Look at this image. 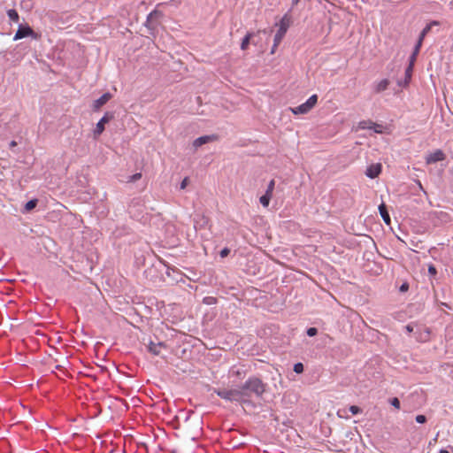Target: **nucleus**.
<instances>
[{
	"mask_svg": "<svg viewBox=\"0 0 453 453\" xmlns=\"http://www.w3.org/2000/svg\"><path fill=\"white\" fill-rule=\"evenodd\" d=\"M214 393L220 398L230 402H247L249 394L245 393L242 388L234 389H214Z\"/></svg>",
	"mask_w": 453,
	"mask_h": 453,
	"instance_id": "f257e3e1",
	"label": "nucleus"
},
{
	"mask_svg": "<svg viewBox=\"0 0 453 453\" xmlns=\"http://www.w3.org/2000/svg\"><path fill=\"white\" fill-rule=\"evenodd\" d=\"M265 388L266 384L264 383L261 379L255 376L250 377L242 387V389H243L245 393L249 391L257 397L262 396L265 392Z\"/></svg>",
	"mask_w": 453,
	"mask_h": 453,
	"instance_id": "f03ea898",
	"label": "nucleus"
},
{
	"mask_svg": "<svg viewBox=\"0 0 453 453\" xmlns=\"http://www.w3.org/2000/svg\"><path fill=\"white\" fill-rule=\"evenodd\" d=\"M28 36L35 40H39L41 38V35L35 32L28 24H19L13 40L18 41Z\"/></svg>",
	"mask_w": 453,
	"mask_h": 453,
	"instance_id": "7ed1b4c3",
	"label": "nucleus"
},
{
	"mask_svg": "<svg viewBox=\"0 0 453 453\" xmlns=\"http://www.w3.org/2000/svg\"><path fill=\"white\" fill-rule=\"evenodd\" d=\"M318 96L312 95L307 101L297 107L291 108V111L295 114H306L308 113L317 104Z\"/></svg>",
	"mask_w": 453,
	"mask_h": 453,
	"instance_id": "20e7f679",
	"label": "nucleus"
},
{
	"mask_svg": "<svg viewBox=\"0 0 453 453\" xmlns=\"http://www.w3.org/2000/svg\"><path fill=\"white\" fill-rule=\"evenodd\" d=\"M288 27V23L286 19V16H284L280 23V28L277 31L275 36H274V46L278 47L280 42L282 41L283 37L285 36Z\"/></svg>",
	"mask_w": 453,
	"mask_h": 453,
	"instance_id": "39448f33",
	"label": "nucleus"
},
{
	"mask_svg": "<svg viewBox=\"0 0 453 453\" xmlns=\"http://www.w3.org/2000/svg\"><path fill=\"white\" fill-rule=\"evenodd\" d=\"M210 226V219L203 213H196L194 217V227L196 230L204 229Z\"/></svg>",
	"mask_w": 453,
	"mask_h": 453,
	"instance_id": "423d86ee",
	"label": "nucleus"
},
{
	"mask_svg": "<svg viewBox=\"0 0 453 453\" xmlns=\"http://www.w3.org/2000/svg\"><path fill=\"white\" fill-rule=\"evenodd\" d=\"M446 158L445 153L438 149L426 156V165H432L440 161H443Z\"/></svg>",
	"mask_w": 453,
	"mask_h": 453,
	"instance_id": "0eeeda50",
	"label": "nucleus"
},
{
	"mask_svg": "<svg viewBox=\"0 0 453 453\" xmlns=\"http://www.w3.org/2000/svg\"><path fill=\"white\" fill-rule=\"evenodd\" d=\"M113 119V115L111 113L106 112L103 118L98 121L96 127L94 130L95 137L99 136L104 131V125L109 123L111 119Z\"/></svg>",
	"mask_w": 453,
	"mask_h": 453,
	"instance_id": "6e6552de",
	"label": "nucleus"
},
{
	"mask_svg": "<svg viewBox=\"0 0 453 453\" xmlns=\"http://www.w3.org/2000/svg\"><path fill=\"white\" fill-rule=\"evenodd\" d=\"M381 170H382L381 164H380V163L372 164L371 165H369L366 168L365 175L371 179H374L380 174Z\"/></svg>",
	"mask_w": 453,
	"mask_h": 453,
	"instance_id": "1a4fd4ad",
	"label": "nucleus"
},
{
	"mask_svg": "<svg viewBox=\"0 0 453 453\" xmlns=\"http://www.w3.org/2000/svg\"><path fill=\"white\" fill-rule=\"evenodd\" d=\"M217 139V136L216 135H204V136H201V137H198L196 138L194 142H193V146L195 148H198L207 142H213Z\"/></svg>",
	"mask_w": 453,
	"mask_h": 453,
	"instance_id": "9d476101",
	"label": "nucleus"
},
{
	"mask_svg": "<svg viewBox=\"0 0 453 453\" xmlns=\"http://www.w3.org/2000/svg\"><path fill=\"white\" fill-rule=\"evenodd\" d=\"M111 96L110 93H104V95H102L98 99H96L95 102H94V109L95 110H99L103 105H104L110 99H111Z\"/></svg>",
	"mask_w": 453,
	"mask_h": 453,
	"instance_id": "9b49d317",
	"label": "nucleus"
},
{
	"mask_svg": "<svg viewBox=\"0 0 453 453\" xmlns=\"http://www.w3.org/2000/svg\"><path fill=\"white\" fill-rule=\"evenodd\" d=\"M388 85H389V81L388 79H383L374 84V86H373L374 92L380 93V92L386 90L388 88Z\"/></svg>",
	"mask_w": 453,
	"mask_h": 453,
	"instance_id": "f8f14e48",
	"label": "nucleus"
},
{
	"mask_svg": "<svg viewBox=\"0 0 453 453\" xmlns=\"http://www.w3.org/2000/svg\"><path fill=\"white\" fill-rule=\"evenodd\" d=\"M379 211H380V214L381 218L383 219L384 222L387 225H389L390 224V216L388 212L386 204L384 203L380 204Z\"/></svg>",
	"mask_w": 453,
	"mask_h": 453,
	"instance_id": "ddd939ff",
	"label": "nucleus"
},
{
	"mask_svg": "<svg viewBox=\"0 0 453 453\" xmlns=\"http://www.w3.org/2000/svg\"><path fill=\"white\" fill-rule=\"evenodd\" d=\"M255 35V33L253 32H249L247 33V35L243 37V39L242 40V42H241V49L242 50H246L250 43V40L253 38V36Z\"/></svg>",
	"mask_w": 453,
	"mask_h": 453,
	"instance_id": "4468645a",
	"label": "nucleus"
},
{
	"mask_svg": "<svg viewBox=\"0 0 453 453\" xmlns=\"http://www.w3.org/2000/svg\"><path fill=\"white\" fill-rule=\"evenodd\" d=\"M439 25V23L437 21H433L429 24H427L424 28L423 30L421 31L420 35H419V37H418V40L423 42L424 41V38L426 37V35L430 32L431 28L433 26H437Z\"/></svg>",
	"mask_w": 453,
	"mask_h": 453,
	"instance_id": "2eb2a0df",
	"label": "nucleus"
},
{
	"mask_svg": "<svg viewBox=\"0 0 453 453\" xmlns=\"http://www.w3.org/2000/svg\"><path fill=\"white\" fill-rule=\"evenodd\" d=\"M413 65L412 63H410L407 68L405 69V76H404V86H408L412 76Z\"/></svg>",
	"mask_w": 453,
	"mask_h": 453,
	"instance_id": "dca6fc26",
	"label": "nucleus"
},
{
	"mask_svg": "<svg viewBox=\"0 0 453 453\" xmlns=\"http://www.w3.org/2000/svg\"><path fill=\"white\" fill-rule=\"evenodd\" d=\"M430 331L428 328H424L423 332L419 333L418 335L416 336V339L418 342H427L429 340Z\"/></svg>",
	"mask_w": 453,
	"mask_h": 453,
	"instance_id": "f3484780",
	"label": "nucleus"
},
{
	"mask_svg": "<svg viewBox=\"0 0 453 453\" xmlns=\"http://www.w3.org/2000/svg\"><path fill=\"white\" fill-rule=\"evenodd\" d=\"M7 15H8L10 20H12L13 22H18L19 19V15L18 13V12L14 9L8 10Z\"/></svg>",
	"mask_w": 453,
	"mask_h": 453,
	"instance_id": "a211bd4d",
	"label": "nucleus"
},
{
	"mask_svg": "<svg viewBox=\"0 0 453 453\" xmlns=\"http://www.w3.org/2000/svg\"><path fill=\"white\" fill-rule=\"evenodd\" d=\"M272 197L273 196L265 194L259 198V202L264 207H268Z\"/></svg>",
	"mask_w": 453,
	"mask_h": 453,
	"instance_id": "6ab92c4d",
	"label": "nucleus"
},
{
	"mask_svg": "<svg viewBox=\"0 0 453 453\" xmlns=\"http://www.w3.org/2000/svg\"><path fill=\"white\" fill-rule=\"evenodd\" d=\"M372 125V120H362L358 123L359 129H371Z\"/></svg>",
	"mask_w": 453,
	"mask_h": 453,
	"instance_id": "aec40b11",
	"label": "nucleus"
},
{
	"mask_svg": "<svg viewBox=\"0 0 453 453\" xmlns=\"http://www.w3.org/2000/svg\"><path fill=\"white\" fill-rule=\"evenodd\" d=\"M274 188H275V180H271L270 182L268 183V186H267V188H266L265 194L273 196Z\"/></svg>",
	"mask_w": 453,
	"mask_h": 453,
	"instance_id": "412c9836",
	"label": "nucleus"
},
{
	"mask_svg": "<svg viewBox=\"0 0 453 453\" xmlns=\"http://www.w3.org/2000/svg\"><path fill=\"white\" fill-rule=\"evenodd\" d=\"M37 204V200L36 199H33V200H30L28 201L26 205H25V209L27 211H31L33 210Z\"/></svg>",
	"mask_w": 453,
	"mask_h": 453,
	"instance_id": "4be33fe9",
	"label": "nucleus"
},
{
	"mask_svg": "<svg viewBox=\"0 0 453 453\" xmlns=\"http://www.w3.org/2000/svg\"><path fill=\"white\" fill-rule=\"evenodd\" d=\"M371 129L373 130L377 134H382L383 133V127H382V125H380V124H377V123H374V122H372Z\"/></svg>",
	"mask_w": 453,
	"mask_h": 453,
	"instance_id": "5701e85b",
	"label": "nucleus"
},
{
	"mask_svg": "<svg viewBox=\"0 0 453 453\" xmlns=\"http://www.w3.org/2000/svg\"><path fill=\"white\" fill-rule=\"evenodd\" d=\"M141 178H142V173H134V174L131 175L128 178L127 182H134V181L140 180Z\"/></svg>",
	"mask_w": 453,
	"mask_h": 453,
	"instance_id": "b1692460",
	"label": "nucleus"
},
{
	"mask_svg": "<svg viewBox=\"0 0 453 453\" xmlns=\"http://www.w3.org/2000/svg\"><path fill=\"white\" fill-rule=\"evenodd\" d=\"M294 372L296 373H302L303 372V365L302 363L295 364Z\"/></svg>",
	"mask_w": 453,
	"mask_h": 453,
	"instance_id": "393cba45",
	"label": "nucleus"
},
{
	"mask_svg": "<svg viewBox=\"0 0 453 453\" xmlns=\"http://www.w3.org/2000/svg\"><path fill=\"white\" fill-rule=\"evenodd\" d=\"M307 335L310 337L315 336L318 334V330L316 327H310L307 329Z\"/></svg>",
	"mask_w": 453,
	"mask_h": 453,
	"instance_id": "a878e982",
	"label": "nucleus"
},
{
	"mask_svg": "<svg viewBox=\"0 0 453 453\" xmlns=\"http://www.w3.org/2000/svg\"><path fill=\"white\" fill-rule=\"evenodd\" d=\"M349 411H350L353 415H356V414H358V413L361 411V409H360L358 406L351 405V406L349 407Z\"/></svg>",
	"mask_w": 453,
	"mask_h": 453,
	"instance_id": "bb28decb",
	"label": "nucleus"
},
{
	"mask_svg": "<svg viewBox=\"0 0 453 453\" xmlns=\"http://www.w3.org/2000/svg\"><path fill=\"white\" fill-rule=\"evenodd\" d=\"M390 403L396 409H400V401L398 398H396V397L392 398Z\"/></svg>",
	"mask_w": 453,
	"mask_h": 453,
	"instance_id": "cd10ccee",
	"label": "nucleus"
},
{
	"mask_svg": "<svg viewBox=\"0 0 453 453\" xmlns=\"http://www.w3.org/2000/svg\"><path fill=\"white\" fill-rule=\"evenodd\" d=\"M422 43H423V42L418 40V42H417V43L415 45L414 50H413V52H415V54H418L419 53L420 48L422 46Z\"/></svg>",
	"mask_w": 453,
	"mask_h": 453,
	"instance_id": "c85d7f7f",
	"label": "nucleus"
},
{
	"mask_svg": "<svg viewBox=\"0 0 453 453\" xmlns=\"http://www.w3.org/2000/svg\"><path fill=\"white\" fill-rule=\"evenodd\" d=\"M415 419L419 424H423L426 421V418L424 415H418V416H416Z\"/></svg>",
	"mask_w": 453,
	"mask_h": 453,
	"instance_id": "c756f323",
	"label": "nucleus"
},
{
	"mask_svg": "<svg viewBox=\"0 0 453 453\" xmlns=\"http://www.w3.org/2000/svg\"><path fill=\"white\" fill-rule=\"evenodd\" d=\"M428 273H429V274H431V275H433V276L436 275V273H437V270H436V268L434 267V265H430L428 266Z\"/></svg>",
	"mask_w": 453,
	"mask_h": 453,
	"instance_id": "7c9ffc66",
	"label": "nucleus"
},
{
	"mask_svg": "<svg viewBox=\"0 0 453 453\" xmlns=\"http://www.w3.org/2000/svg\"><path fill=\"white\" fill-rule=\"evenodd\" d=\"M188 183V178L186 177L180 182V189H184L187 187Z\"/></svg>",
	"mask_w": 453,
	"mask_h": 453,
	"instance_id": "2f4dec72",
	"label": "nucleus"
},
{
	"mask_svg": "<svg viewBox=\"0 0 453 453\" xmlns=\"http://www.w3.org/2000/svg\"><path fill=\"white\" fill-rule=\"evenodd\" d=\"M229 252H230L229 249H227V248H224V249L220 251V257H227V256H228Z\"/></svg>",
	"mask_w": 453,
	"mask_h": 453,
	"instance_id": "473e14b6",
	"label": "nucleus"
},
{
	"mask_svg": "<svg viewBox=\"0 0 453 453\" xmlns=\"http://www.w3.org/2000/svg\"><path fill=\"white\" fill-rule=\"evenodd\" d=\"M418 55V54H415V52H412L411 56L410 57V63H412V65H414Z\"/></svg>",
	"mask_w": 453,
	"mask_h": 453,
	"instance_id": "72a5a7b5",
	"label": "nucleus"
},
{
	"mask_svg": "<svg viewBox=\"0 0 453 453\" xmlns=\"http://www.w3.org/2000/svg\"><path fill=\"white\" fill-rule=\"evenodd\" d=\"M405 329L408 333H412L414 331V326L411 324H409L405 326Z\"/></svg>",
	"mask_w": 453,
	"mask_h": 453,
	"instance_id": "f704fd0d",
	"label": "nucleus"
},
{
	"mask_svg": "<svg viewBox=\"0 0 453 453\" xmlns=\"http://www.w3.org/2000/svg\"><path fill=\"white\" fill-rule=\"evenodd\" d=\"M398 85H399L400 87H404V88L406 87V86H404V80H403V81H398Z\"/></svg>",
	"mask_w": 453,
	"mask_h": 453,
	"instance_id": "c9c22d12",
	"label": "nucleus"
},
{
	"mask_svg": "<svg viewBox=\"0 0 453 453\" xmlns=\"http://www.w3.org/2000/svg\"><path fill=\"white\" fill-rule=\"evenodd\" d=\"M407 288H408V285H406V284H403V285H402V287H401V290H403H403H406Z\"/></svg>",
	"mask_w": 453,
	"mask_h": 453,
	"instance_id": "e433bc0d",
	"label": "nucleus"
},
{
	"mask_svg": "<svg viewBox=\"0 0 453 453\" xmlns=\"http://www.w3.org/2000/svg\"><path fill=\"white\" fill-rule=\"evenodd\" d=\"M439 453H449V452L447 449H440Z\"/></svg>",
	"mask_w": 453,
	"mask_h": 453,
	"instance_id": "4c0bfd02",
	"label": "nucleus"
},
{
	"mask_svg": "<svg viewBox=\"0 0 453 453\" xmlns=\"http://www.w3.org/2000/svg\"><path fill=\"white\" fill-rule=\"evenodd\" d=\"M276 49H277V47H275L273 45V48H272L271 53L273 54L275 52Z\"/></svg>",
	"mask_w": 453,
	"mask_h": 453,
	"instance_id": "58836bf2",
	"label": "nucleus"
},
{
	"mask_svg": "<svg viewBox=\"0 0 453 453\" xmlns=\"http://www.w3.org/2000/svg\"><path fill=\"white\" fill-rule=\"evenodd\" d=\"M16 144H17L16 142L12 141L10 145H11V147H14V146H16Z\"/></svg>",
	"mask_w": 453,
	"mask_h": 453,
	"instance_id": "ea45409f",
	"label": "nucleus"
},
{
	"mask_svg": "<svg viewBox=\"0 0 453 453\" xmlns=\"http://www.w3.org/2000/svg\"><path fill=\"white\" fill-rule=\"evenodd\" d=\"M208 299H211V300H209V302L207 303L208 304H211V300H214V298H213V297H209Z\"/></svg>",
	"mask_w": 453,
	"mask_h": 453,
	"instance_id": "a19ab883",
	"label": "nucleus"
},
{
	"mask_svg": "<svg viewBox=\"0 0 453 453\" xmlns=\"http://www.w3.org/2000/svg\"><path fill=\"white\" fill-rule=\"evenodd\" d=\"M208 299H211V300H209V302L207 303L208 304H211V300H214V298H213V297H209Z\"/></svg>",
	"mask_w": 453,
	"mask_h": 453,
	"instance_id": "79ce46f5",
	"label": "nucleus"
},
{
	"mask_svg": "<svg viewBox=\"0 0 453 453\" xmlns=\"http://www.w3.org/2000/svg\"><path fill=\"white\" fill-rule=\"evenodd\" d=\"M208 299H211V300H209V302L207 303L208 304H211V300H214V298H213V297H209Z\"/></svg>",
	"mask_w": 453,
	"mask_h": 453,
	"instance_id": "37998d69",
	"label": "nucleus"
}]
</instances>
